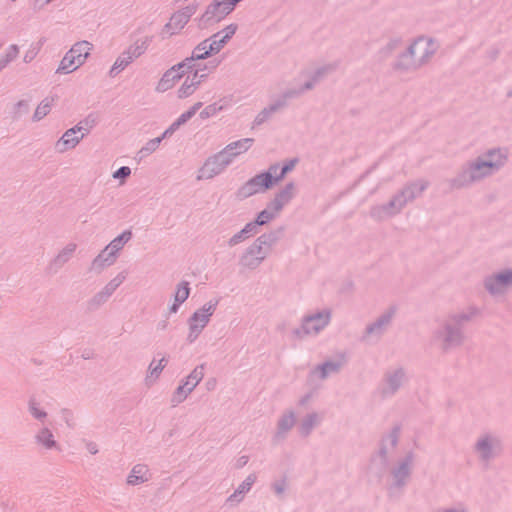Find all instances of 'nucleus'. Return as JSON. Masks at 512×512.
Returning <instances> with one entry per match:
<instances>
[{"mask_svg":"<svg viewBox=\"0 0 512 512\" xmlns=\"http://www.w3.org/2000/svg\"><path fill=\"white\" fill-rule=\"evenodd\" d=\"M508 162V152L489 149L472 160L465 162L457 174L449 179L451 189L468 188L497 173Z\"/></svg>","mask_w":512,"mask_h":512,"instance_id":"f257e3e1","label":"nucleus"},{"mask_svg":"<svg viewBox=\"0 0 512 512\" xmlns=\"http://www.w3.org/2000/svg\"><path fill=\"white\" fill-rule=\"evenodd\" d=\"M478 315L476 308L468 311L453 312L444 317L431 334V343L443 354L462 347L466 340L465 323Z\"/></svg>","mask_w":512,"mask_h":512,"instance_id":"f03ea898","label":"nucleus"},{"mask_svg":"<svg viewBox=\"0 0 512 512\" xmlns=\"http://www.w3.org/2000/svg\"><path fill=\"white\" fill-rule=\"evenodd\" d=\"M429 184L425 179L407 182L387 203L372 206L369 211L370 217L381 222L400 214L408 203L423 194Z\"/></svg>","mask_w":512,"mask_h":512,"instance_id":"7ed1b4c3","label":"nucleus"},{"mask_svg":"<svg viewBox=\"0 0 512 512\" xmlns=\"http://www.w3.org/2000/svg\"><path fill=\"white\" fill-rule=\"evenodd\" d=\"M504 448L505 441L500 433L485 430L476 436L471 450L480 464L488 466L503 454Z\"/></svg>","mask_w":512,"mask_h":512,"instance_id":"20e7f679","label":"nucleus"},{"mask_svg":"<svg viewBox=\"0 0 512 512\" xmlns=\"http://www.w3.org/2000/svg\"><path fill=\"white\" fill-rule=\"evenodd\" d=\"M332 319V310L324 308L304 315L297 327L291 330L292 340L302 341L315 337L328 327Z\"/></svg>","mask_w":512,"mask_h":512,"instance_id":"39448f33","label":"nucleus"},{"mask_svg":"<svg viewBox=\"0 0 512 512\" xmlns=\"http://www.w3.org/2000/svg\"><path fill=\"white\" fill-rule=\"evenodd\" d=\"M416 462V453L412 450L397 458L389 468L388 481L393 489H403L410 481Z\"/></svg>","mask_w":512,"mask_h":512,"instance_id":"423d86ee","label":"nucleus"},{"mask_svg":"<svg viewBox=\"0 0 512 512\" xmlns=\"http://www.w3.org/2000/svg\"><path fill=\"white\" fill-rule=\"evenodd\" d=\"M219 304V299H211L195 310L187 320V341L193 343L209 324Z\"/></svg>","mask_w":512,"mask_h":512,"instance_id":"0eeeda50","label":"nucleus"},{"mask_svg":"<svg viewBox=\"0 0 512 512\" xmlns=\"http://www.w3.org/2000/svg\"><path fill=\"white\" fill-rule=\"evenodd\" d=\"M93 49V44L86 41L76 42L69 51H67L60 61V64L56 70L57 74H69L77 70L82 66L87 58L90 56V52Z\"/></svg>","mask_w":512,"mask_h":512,"instance_id":"6e6552de","label":"nucleus"},{"mask_svg":"<svg viewBox=\"0 0 512 512\" xmlns=\"http://www.w3.org/2000/svg\"><path fill=\"white\" fill-rule=\"evenodd\" d=\"M407 370L402 366L387 369L378 386L377 392L382 400L394 397L407 383Z\"/></svg>","mask_w":512,"mask_h":512,"instance_id":"1a4fd4ad","label":"nucleus"},{"mask_svg":"<svg viewBox=\"0 0 512 512\" xmlns=\"http://www.w3.org/2000/svg\"><path fill=\"white\" fill-rule=\"evenodd\" d=\"M396 313L397 308L395 306L384 310L375 320L365 327L361 336L362 341L365 343L379 341L392 324Z\"/></svg>","mask_w":512,"mask_h":512,"instance_id":"9d476101","label":"nucleus"},{"mask_svg":"<svg viewBox=\"0 0 512 512\" xmlns=\"http://www.w3.org/2000/svg\"><path fill=\"white\" fill-rule=\"evenodd\" d=\"M236 6L232 0H213L198 19L199 28L205 29L219 23L232 13Z\"/></svg>","mask_w":512,"mask_h":512,"instance_id":"9b49d317","label":"nucleus"},{"mask_svg":"<svg viewBox=\"0 0 512 512\" xmlns=\"http://www.w3.org/2000/svg\"><path fill=\"white\" fill-rule=\"evenodd\" d=\"M402 433V425L394 424L381 438L379 448L371 459V465H386L392 451L398 446Z\"/></svg>","mask_w":512,"mask_h":512,"instance_id":"f8f14e48","label":"nucleus"},{"mask_svg":"<svg viewBox=\"0 0 512 512\" xmlns=\"http://www.w3.org/2000/svg\"><path fill=\"white\" fill-rule=\"evenodd\" d=\"M270 173H259L246 181L236 192L238 199L243 200L258 193H264L274 186Z\"/></svg>","mask_w":512,"mask_h":512,"instance_id":"ddd939ff","label":"nucleus"},{"mask_svg":"<svg viewBox=\"0 0 512 512\" xmlns=\"http://www.w3.org/2000/svg\"><path fill=\"white\" fill-rule=\"evenodd\" d=\"M347 358L344 354L328 358L324 362L315 365L309 372L310 381H324L329 376L339 373L346 365Z\"/></svg>","mask_w":512,"mask_h":512,"instance_id":"4468645a","label":"nucleus"},{"mask_svg":"<svg viewBox=\"0 0 512 512\" xmlns=\"http://www.w3.org/2000/svg\"><path fill=\"white\" fill-rule=\"evenodd\" d=\"M484 286L494 298L502 297L512 286V270L505 269L487 276Z\"/></svg>","mask_w":512,"mask_h":512,"instance_id":"2eb2a0df","label":"nucleus"},{"mask_svg":"<svg viewBox=\"0 0 512 512\" xmlns=\"http://www.w3.org/2000/svg\"><path fill=\"white\" fill-rule=\"evenodd\" d=\"M297 423V414L293 408L284 410L277 418L275 430L272 436L274 443H280L287 439L289 433Z\"/></svg>","mask_w":512,"mask_h":512,"instance_id":"dca6fc26","label":"nucleus"},{"mask_svg":"<svg viewBox=\"0 0 512 512\" xmlns=\"http://www.w3.org/2000/svg\"><path fill=\"white\" fill-rule=\"evenodd\" d=\"M229 156L224 155L222 151L209 157L199 170L197 180L212 179L216 175L222 173L231 163Z\"/></svg>","mask_w":512,"mask_h":512,"instance_id":"f3484780","label":"nucleus"},{"mask_svg":"<svg viewBox=\"0 0 512 512\" xmlns=\"http://www.w3.org/2000/svg\"><path fill=\"white\" fill-rule=\"evenodd\" d=\"M411 45L413 46L415 53H417V50H420L417 58L421 66L429 63L439 48V44L434 38L425 35L416 37L411 42Z\"/></svg>","mask_w":512,"mask_h":512,"instance_id":"a211bd4d","label":"nucleus"},{"mask_svg":"<svg viewBox=\"0 0 512 512\" xmlns=\"http://www.w3.org/2000/svg\"><path fill=\"white\" fill-rule=\"evenodd\" d=\"M422 66L417 58L413 46L410 44L405 51L400 53L394 61L392 68L401 73L414 72Z\"/></svg>","mask_w":512,"mask_h":512,"instance_id":"6ab92c4d","label":"nucleus"},{"mask_svg":"<svg viewBox=\"0 0 512 512\" xmlns=\"http://www.w3.org/2000/svg\"><path fill=\"white\" fill-rule=\"evenodd\" d=\"M125 280V274L120 273L113 278L102 290L96 293L87 303L88 309L95 310L106 303L115 290Z\"/></svg>","mask_w":512,"mask_h":512,"instance_id":"aec40b11","label":"nucleus"},{"mask_svg":"<svg viewBox=\"0 0 512 512\" xmlns=\"http://www.w3.org/2000/svg\"><path fill=\"white\" fill-rule=\"evenodd\" d=\"M324 420V412L312 410L306 413L299 421L297 431L301 437H309L314 429Z\"/></svg>","mask_w":512,"mask_h":512,"instance_id":"412c9836","label":"nucleus"},{"mask_svg":"<svg viewBox=\"0 0 512 512\" xmlns=\"http://www.w3.org/2000/svg\"><path fill=\"white\" fill-rule=\"evenodd\" d=\"M257 480V476L255 473H250L246 476V478L237 486V488L231 493L227 498L225 503L229 507L238 506L242 503L246 497V495L252 489L254 483Z\"/></svg>","mask_w":512,"mask_h":512,"instance_id":"4be33fe9","label":"nucleus"},{"mask_svg":"<svg viewBox=\"0 0 512 512\" xmlns=\"http://www.w3.org/2000/svg\"><path fill=\"white\" fill-rule=\"evenodd\" d=\"M35 444L46 451L58 450L59 443L56 440L53 430L47 426L42 425L34 435Z\"/></svg>","mask_w":512,"mask_h":512,"instance_id":"5701e85b","label":"nucleus"},{"mask_svg":"<svg viewBox=\"0 0 512 512\" xmlns=\"http://www.w3.org/2000/svg\"><path fill=\"white\" fill-rule=\"evenodd\" d=\"M167 363L168 359L166 357H162L159 360L153 359L150 362L146 375L144 377V385L146 388H151L152 386L155 385V383L159 380Z\"/></svg>","mask_w":512,"mask_h":512,"instance_id":"b1692460","label":"nucleus"},{"mask_svg":"<svg viewBox=\"0 0 512 512\" xmlns=\"http://www.w3.org/2000/svg\"><path fill=\"white\" fill-rule=\"evenodd\" d=\"M78 130H76V126L66 130L62 137L56 143V149L63 153L67 150L75 148L80 141L83 139V135H77Z\"/></svg>","mask_w":512,"mask_h":512,"instance_id":"393cba45","label":"nucleus"},{"mask_svg":"<svg viewBox=\"0 0 512 512\" xmlns=\"http://www.w3.org/2000/svg\"><path fill=\"white\" fill-rule=\"evenodd\" d=\"M132 232L130 230L123 231L119 236L114 238L98 256H115L125 244L131 240Z\"/></svg>","mask_w":512,"mask_h":512,"instance_id":"a878e982","label":"nucleus"},{"mask_svg":"<svg viewBox=\"0 0 512 512\" xmlns=\"http://www.w3.org/2000/svg\"><path fill=\"white\" fill-rule=\"evenodd\" d=\"M151 478L150 470L145 464H136L127 476V484L137 486L149 481Z\"/></svg>","mask_w":512,"mask_h":512,"instance_id":"bb28decb","label":"nucleus"},{"mask_svg":"<svg viewBox=\"0 0 512 512\" xmlns=\"http://www.w3.org/2000/svg\"><path fill=\"white\" fill-rule=\"evenodd\" d=\"M183 75L184 70L179 72L174 66H172L162 75L156 86V91L161 93L166 92L167 90L171 89L175 83L183 77Z\"/></svg>","mask_w":512,"mask_h":512,"instance_id":"cd10ccee","label":"nucleus"},{"mask_svg":"<svg viewBox=\"0 0 512 512\" xmlns=\"http://www.w3.org/2000/svg\"><path fill=\"white\" fill-rule=\"evenodd\" d=\"M254 142L253 138H243L228 144L223 150L224 155L229 156L230 162L238 155L248 151Z\"/></svg>","mask_w":512,"mask_h":512,"instance_id":"c85d7f7f","label":"nucleus"},{"mask_svg":"<svg viewBox=\"0 0 512 512\" xmlns=\"http://www.w3.org/2000/svg\"><path fill=\"white\" fill-rule=\"evenodd\" d=\"M284 227H279L269 233L262 234L259 236L262 245V255H267L272 252L273 246L280 240L283 236Z\"/></svg>","mask_w":512,"mask_h":512,"instance_id":"c756f323","label":"nucleus"},{"mask_svg":"<svg viewBox=\"0 0 512 512\" xmlns=\"http://www.w3.org/2000/svg\"><path fill=\"white\" fill-rule=\"evenodd\" d=\"M27 409L28 413L34 420L45 425L48 419V412L40 401L36 398H30L27 404Z\"/></svg>","mask_w":512,"mask_h":512,"instance_id":"7c9ffc66","label":"nucleus"},{"mask_svg":"<svg viewBox=\"0 0 512 512\" xmlns=\"http://www.w3.org/2000/svg\"><path fill=\"white\" fill-rule=\"evenodd\" d=\"M205 374V365H197L185 378L180 382L187 386V389L194 391L198 384L203 380Z\"/></svg>","mask_w":512,"mask_h":512,"instance_id":"2f4dec72","label":"nucleus"},{"mask_svg":"<svg viewBox=\"0 0 512 512\" xmlns=\"http://www.w3.org/2000/svg\"><path fill=\"white\" fill-rule=\"evenodd\" d=\"M190 294L189 283L186 281L180 282L174 293V303L169 307L170 313H176L179 306L184 303Z\"/></svg>","mask_w":512,"mask_h":512,"instance_id":"473e14b6","label":"nucleus"},{"mask_svg":"<svg viewBox=\"0 0 512 512\" xmlns=\"http://www.w3.org/2000/svg\"><path fill=\"white\" fill-rule=\"evenodd\" d=\"M189 21L178 11L172 14L169 22L165 24L163 33L167 31L170 36L180 32Z\"/></svg>","mask_w":512,"mask_h":512,"instance_id":"72a5a7b5","label":"nucleus"},{"mask_svg":"<svg viewBox=\"0 0 512 512\" xmlns=\"http://www.w3.org/2000/svg\"><path fill=\"white\" fill-rule=\"evenodd\" d=\"M152 41V37L146 36L141 39H137L132 45L126 49L133 59L140 57L147 50L150 42Z\"/></svg>","mask_w":512,"mask_h":512,"instance_id":"f704fd0d","label":"nucleus"},{"mask_svg":"<svg viewBox=\"0 0 512 512\" xmlns=\"http://www.w3.org/2000/svg\"><path fill=\"white\" fill-rule=\"evenodd\" d=\"M134 59L127 50L123 51L116 59L112 68L109 71L110 77H115L119 72L124 70Z\"/></svg>","mask_w":512,"mask_h":512,"instance_id":"c9c22d12","label":"nucleus"},{"mask_svg":"<svg viewBox=\"0 0 512 512\" xmlns=\"http://www.w3.org/2000/svg\"><path fill=\"white\" fill-rule=\"evenodd\" d=\"M257 233L258 231L255 230V225L247 223L242 230H240L229 239L228 244L229 246L237 245Z\"/></svg>","mask_w":512,"mask_h":512,"instance_id":"e433bc0d","label":"nucleus"},{"mask_svg":"<svg viewBox=\"0 0 512 512\" xmlns=\"http://www.w3.org/2000/svg\"><path fill=\"white\" fill-rule=\"evenodd\" d=\"M192 393L189 389H187V386H185L183 383H179V385L176 387V389L173 391L170 397V404L172 407H177L181 403H183L189 395Z\"/></svg>","mask_w":512,"mask_h":512,"instance_id":"4c0bfd02","label":"nucleus"},{"mask_svg":"<svg viewBox=\"0 0 512 512\" xmlns=\"http://www.w3.org/2000/svg\"><path fill=\"white\" fill-rule=\"evenodd\" d=\"M54 103V97H46L43 99L40 104L37 106L34 114H33V121L38 122L42 120L51 110V107Z\"/></svg>","mask_w":512,"mask_h":512,"instance_id":"58836bf2","label":"nucleus"},{"mask_svg":"<svg viewBox=\"0 0 512 512\" xmlns=\"http://www.w3.org/2000/svg\"><path fill=\"white\" fill-rule=\"evenodd\" d=\"M206 40L208 41V51L212 52V55L219 53L228 43L221 33L216 32Z\"/></svg>","mask_w":512,"mask_h":512,"instance_id":"ea45409f","label":"nucleus"},{"mask_svg":"<svg viewBox=\"0 0 512 512\" xmlns=\"http://www.w3.org/2000/svg\"><path fill=\"white\" fill-rule=\"evenodd\" d=\"M270 488L274 495L279 499L283 500L285 498L286 492L289 488V481L286 477H281L279 479L274 480Z\"/></svg>","mask_w":512,"mask_h":512,"instance_id":"a19ab883","label":"nucleus"},{"mask_svg":"<svg viewBox=\"0 0 512 512\" xmlns=\"http://www.w3.org/2000/svg\"><path fill=\"white\" fill-rule=\"evenodd\" d=\"M295 195V184L294 182L287 183L279 192L275 194V198H277L283 206H286Z\"/></svg>","mask_w":512,"mask_h":512,"instance_id":"79ce46f5","label":"nucleus"},{"mask_svg":"<svg viewBox=\"0 0 512 512\" xmlns=\"http://www.w3.org/2000/svg\"><path fill=\"white\" fill-rule=\"evenodd\" d=\"M97 124V116L94 114H89L83 120H81L78 124H76V130H78L83 138L89 134L90 130Z\"/></svg>","mask_w":512,"mask_h":512,"instance_id":"37998d69","label":"nucleus"},{"mask_svg":"<svg viewBox=\"0 0 512 512\" xmlns=\"http://www.w3.org/2000/svg\"><path fill=\"white\" fill-rule=\"evenodd\" d=\"M19 54V47L16 44H11L5 54L0 59V71L6 68L12 61H14Z\"/></svg>","mask_w":512,"mask_h":512,"instance_id":"c03bdc74","label":"nucleus"},{"mask_svg":"<svg viewBox=\"0 0 512 512\" xmlns=\"http://www.w3.org/2000/svg\"><path fill=\"white\" fill-rule=\"evenodd\" d=\"M208 41L204 39L201 41L197 46L194 47L192 50L191 55L198 61V60H205L212 56V52L208 51Z\"/></svg>","mask_w":512,"mask_h":512,"instance_id":"a18cd8bd","label":"nucleus"},{"mask_svg":"<svg viewBox=\"0 0 512 512\" xmlns=\"http://www.w3.org/2000/svg\"><path fill=\"white\" fill-rule=\"evenodd\" d=\"M274 218H276V216L270 210H268V208H265L260 213H258V215L254 221L249 222V223L254 224L255 230L258 231L259 226L269 223Z\"/></svg>","mask_w":512,"mask_h":512,"instance_id":"49530a36","label":"nucleus"},{"mask_svg":"<svg viewBox=\"0 0 512 512\" xmlns=\"http://www.w3.org/2000/svg\"><path fill=\"white\" fill-rule=\"evenodd\" d=\"M30 105L28 100H20L14 106L12 110V119L18 120L23 115H26L29 112Z\"/></svg>","mask_w":512,"mask_h":512,"instance_id":"de8ad7c7","label":"nucleus"},{"mask_svg":"<svg viewBox=\"0 0 512 512\" xmlns=\"http://www.w3.org/2000/svg\"><path fill=\"white\" fill-rule=\"evenodd\" d=\"M114 259L115 258H94L90 269L95 273H100L106 267L113 265Z\"/></svg>","mask_w":512,"mask_h":512,"instance_id":"09e8293b","label":"nucleus"},{"mask_svg":"<svg viewBox=\"0 0 512 512\" xmlns=\"http://www.w3.org/2000/svg\"><path fill=\"white\" fill-rule=\"evenodd\" d=\"M297 163H298L297 158H293V159H290L287 162H285L280 170V173L277 174L276 176H273L274 182L277 183V182L281 181L286 176V174H288L289 172H291L294 169V167L296 166Z\"/></svg>","mask_w":512,"mask_h":512,"instance_id":"8fccbe9b","label":"nucleus"},{"mask_svg":"<svg viewBox=\"0 0 512 512\" xmlns=\"http://www.w3.org/2000/svg\"><path fill=\"white\" fill-rule=\"evenodd\" d=\"M196 61L197 60L191 55L190 57H186L183 61H181L178 64L174 65V67L179 72L184 70V74H185L186 72H190V71L195 70L196 68H198L197 65L195 64Z\"/></svg>","mask_w":512,"mask_h":512,"instance_id":"3c124183","label":"nucleus"},{"mask_svg":"<svg viewBox=\"0 0 512 512\" xmlns=\"http://www.w3.org/2000/svg\"><path fill=\"white\" fill-rule=\"evenodd\" d=\"M336 70L335 64H327L322 67L317 68L314 73L312 74V77L314 78V81L319 82L324 77H326L328 74L334 72Z\"/></svg>","mask_w":512,"mask_h":512,"instance_id":"603ef678","label":"nucleus"},{"mask_svg":"<svg viewBox=\"0 0 512 512\" xmlns=\"http://www.w3.org/2000/svg\"><path fill=\"white\" fill-rule=\"evenodd\" d=\"M274 114V112L272 110H270V107L267 106L265 108H263L255 117L254 121H253V126L252 128L256 127V126H260L262 124H264L265 122H267L271 117L272 115Z\"/></svg>","mask_w":512,"mask_h":512,"instance_id":"864d4df0","label":"nucleus"},{"mask_svg":"<svg viewBox=\"0 0 512 512\" xmlns=\"http://www.w3.org/2000/svg\"><path fill=\"white\" fill-rule=\"evenodd\" d=\"M160 145V139L154 138L149 140L139 151V154L142 157L148 156L152 154L154 151L158 149Z\"/></svg>","mask_w":512,"mask_h":512,"instance_id":"5fc2aeb1","label":"nucleus"},{"mask_svg":"<svg viewBox=\"0 0 512 512\" xmlns=\"http://www.w3.org/2000/svg\"><path fill=\"white\" fill-rule=\"evenodd\" d=\"M223 109V106H219L217 103L210 104L206 106L199 114L201 119H207L216 115L219 111Z\"/></svg>","mask_w":512,"mask_h":512,"instance_id":"6e6d98bb","label":"nucleus"},{"mask_svg":"<svg viewBox=\"0 0 512 512\" xmlns=\"http://www.w3.org/2000/svg\"><path fill=\"white\" fill-rule=\"evenodd\" d=\"M187 78L185 79L184 83L181 85V87L178 89V97L179 98H186L194 93V91L197 89L194 87Z\"/></svg>","mask_w":512,"mask_h":512,"instance_id":"4d7b16f0","label":"nucleus"},{"mask_svg":"<svg viewBox=\"0 0 512 512\" xmlns=\"http://www.w3.org/2000/svg\"><path fill=\"white\" fill-rule=\"evenodd\" d=\"M263 258H242L240 265L243 269H256Z\"/></svg>","mask_w":512,"mask_h":512,"instance_id":"13d9d810","label":"nucleus"},{"mask_svg":"<svg viewBox=\"0 0 512 512\" xmlns=\"http://www.w3.org/2000/svg\"><path fill=\"white\" fill-rule=\"evenodd\" d=\"M202 69L196 68L192 77H187L189 82L196 88L206 79L207 74H200Z\"/></svg>","mask_w":512,"mask_h":512,"instance_id":"bf43d9fd","label":"nucleus"},{"mask_svg":"<svg viewBox=\"0 0 512 512\" xmlns=\"http://www.w3.org/2000/svg\"><path fill=\"white\" fill-rule=\"evenodd\" d=\"M259 237L253 242L252 245L249 246V248L246 251L245 256H256L262 254V245Z\"/></svg>","mask_w":512,"mask_h":512,"instance_id":"052dcab7","label":"nucleus"},{"mask_svg":"<svg viewBox=\"0 0 512 512\" xmlns=\"http://www.w3.org/2000/svg\"><path fill=\"white\" fill-rule=\"evenodd\" d=\"M287 104L288 101L282 95H280L273 103L268 106L270 107V110H272L274 113H277L284 109Z\"/></svg>","mask_w":512,"mask_h":512,"instance_id":"680f3d73","label":"nucleus"},{"mask_svg":"<svg viewBox=\"0 0 512 512\" xmlns=\"http://www.w3.org/2000/svg\"><path fill=\"white\" fill-rule=\"evenodd\" d=\"M284 207L285 206H283V204L277 198L274 197L267 204L266 208H268V210H270L277 217Z\"/></svg>","mask_w":512,"mask_h":512,"instance_id":"e2e57ef3","label":"nucleus"},{"mask_svg":"<svg viewBox=\"0 0 512 512\" xmlns=\"http://www.w3.org/2000/svg\"><path fill=\"white\" fill-rule=\"evenodd\" d=\"M237 29H238V25L235 23H232L218 32L221 33V35H223V37L226 40H228V42H229L230 39L235 35Z\"/></svg>","mask_w":512,"mask_h":512,"instance_id":"0e129e2a","label":"nucleus"},{"mask_svg":"<svg viewBox=\"0 0 512 512\" xmlns=\"http://www.w3.org/2000/svg\"><path fill=\"white\" fill-rule=\"evenodd\" d=\"M198 9V4L192 3L178 10L188 21L190 18L196 13Z\"/></svg>","mask_w":512,"mask_h":512,"instance_id":"69168bd1","label":"nucleus"},{"mask_svg":"<svg viewBox=\"0 0 512 512\" xmlns=\"http://www.w3.org/2000/svg\"><path fill=\"white\" fill-rule=\"evenodd\" d=\"M130 174L131 169L128 166H122L119 169H117L112 176L114 179H120L123 182L127 177L130 176Z\"/></svg>","mask_w":512,"mask_h":512,"instance_id":"338daca9","label":"nucleus"},{"mask_svg":"<svg viewBox=\"0 0 512 512\" xmlns=\"http://www.w3.org/2000/svg\"><path fill=\"white\" fill-rule=\"evenodd\" d=\"M400 43V39H392L382 48V52L384 55L388 56L392 54V52L398 47Z\"/></svg>","mask_w":512,"mask_h":512,"instance_id":"774afa93","label":"nucleus"}]
</instances>
